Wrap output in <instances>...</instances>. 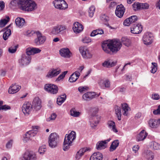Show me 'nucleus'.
<instances>
[{"mask_svg": "<svg viewBox=\"0 0 160 160\" xmlns=\"http://www.w3.org/2000/svg\"><path fill=\"white\" fill-rule=\"evenodd\" d=\"M122 46V43L118 39L111 40L108 43L104 42L102 45V49L104 52L110 54L116 53Z\"/></svg>", "mask_w": 160, "mask_h": 160, "instance_id": "obj_1", "label": "nucleus"}, {"mask_svg": "<svg viewBox=\"0 0 160 160\" xmlns=\"http://www.w3.org/2000/svg\"><path fill=\"white\" fill-rule=\"evenodd\" d=\"M18 3L20 9L23 11L31 12L37 8V4L33 1H19Z\"/></svg>", "mask_w": 160, "mask_h": 160, "instance_id": "obj_2", "label": "nucleus"}, {"mask_svg": "<svg viewBox=\"0 0 160 160\" xmlns=\"http://www.w3.org/2000/svg\"><path fill=\"white\" fill-rule=\"evenodd\" d=\"M34 34H35L37 35V38L34 40L35 43L37 45L42 44L46 41V38L39 32L28 31L26 32L25 34L28 36L31 37L33 36Z\"/></svg>", "mask_w": 160, "mask_h": 160, "instance_id": "obj_3", "label": "nucleus"}, {"mask_svg": "<svg viewBox=\"0 0 160 160\" xmlns=\"http://www.w3.org/2000/svg\"><path fill=\"white\" fill-rule=\"evenodd\" d=\"M76 138V133L74 131H72L68 134L66 135L63 142V150L64 151L68 150L70 146L72 145L73 141Z\"/></svg>", "mask_w": 160, "mask_h": 160, "instance_id": "obj_4", "label": "nucleus"}, {"mask_svg": "<svg viewBox=\"0 0 160 160\" xmlns=\"http://www.w3.org/2000/svg\"><path fill=\"white\" fill-rule=\"evenodd\" d=\"M98 111V109L96 108H90V111L92 114L90 116L89 120L90 125L92 128L96 127L100 120V116L96 114Z\"/></svg>", "mask_w": 160, "mask_h": 160, "instance_id": "obj_5", "label": "nucleus"}, {"mask_svg": "<svg viewBox=\"0 0 160 160\" xmlns=\"http://www.w3.org/2000/svg\"><path fill=\"white\" fill-rule=\"evenodd\" d=\"M59 136L56 133H51L48 138L49 146L52 148L56 147L59 142Z\"/></svg>", "mask_w": 160, "mask_h": 160, "instance_id": "obj_6", "label": "nucleus"}, {"mask_svg": "<svg viewBox=\"0 0 160 160\" xmlns=\"http://www.w3.org/2000/svg\"><path fill=\"white\" fill-rule=\"evenodd\" d=\"M67 29V27L64 25L58 24L52 28L50 33L52 35H57Z\"/></svg>", "mask_w": 160, "mask_h": 160, "instance_id": "obj_7", "label": "nucleus"}, {"mask_svg": "<svg viewBox=\"0 0 160 160\" xmlns=\"http://www.w3.org/2000/svg\"><path fill=\"white\" fill-rule=\"evenodd\" d=\"M44 89L49 93L52 94H56L58 91V88L56 85L48 84L45 85Z\"/></svg>", "mask_w": 160, "mask_h": 160, "instance_id": "obj_8", "label": "nucleus"}, {"mask_svg": "<svg viewBox=\"0 0 160 160\" xmlns=\"http://www.w3.org/2000/svg\"><path fill=\"white\" fill-rule=\"evenodd\" d=\"M31 59V57L23 54L22 55L21 59L19 60L18 62L22 66H26L29 64Z\"/></svg>", "mask_w": 160, "mask_h": 160, "instance_id": "obj_9", "label": "nucleus"}, {"mask_svg": "<svg viewBox=\"0 0 160 160\" xmlns=\"http://www.w3.org/2000/svg\"><path fill=\"white\" fill-rule=\"evenodd\" d=\"M22 111L25 115L29 114L32 110V105L29 102H25L22 105Z\"/></svg>", "mask_w": 160, "mask_h": 160, "instance_id": "obj_10", "label": "nucleus"}, {"mask_svg": "<svg viewBox=\"0 0 160 160\" xmlns=\"http://www.w3.org/2000/svg\"><path fill=\"white\" fill-rule=\"evenodd\" d=\"M52 4L55 8L59 9H65L68 7L65 1H54Z\"/></svg>", "mask_w": 160, "mask_h": 160, "instance_id": "obj_11", "label": "nucleus"}, {"mask_svg": "<svg viewBox=\"0 0 160 160\" xmlns=\"http://www.w3.org/2000/svg\"><path fill=\"white\" fill-rule=\"evenodd\" d=\"M79 50L83 58H90L92 57V54L86 47H80L79 48Z\"/></svg>", "mask_w": 160, "mask_h": 160, "instance_id": "obj_12", "label": "nucleus"}, {"mask_svg": "<svg viewBox=\"0 0 160 160\" xmlns=\"http://www.w3.org/2000/svg\"><path fill=\"white\" fill-rule=\"evenodd\" d=\"M152 34L149 32H147L144 34L143 37V41L145 45H149L152 42Z\"/></svg>", "mask_w": 160, "mask_h": 160, "instance_id": "obj_13", "label": "nucleus"}, {"mask_svg": "<svg viewBox=\"0 0 160 160\" xmlns=\"http://www.w3.org/2000/svg\"><path fill=\"white\" fill-rule=\"evenodd\" d=\"M99 86L101 88L105 89L110 87V82L107 79H100L98 82Z\"/></svg>", "mask_w": 160, "mask_h": 160, "instance_id": "obj_14", "label": "nucleus"}, {"mask_svg": "<svg viewBox=\"0 0 160 160\" xmlns=\"http://www.w3.org/2000/svg\"><path fill=\"white\" fill-rule=\"evenodd\" d=\"M142 29V27L140 23H135L131 28V32L132 33L137 34L140 33Z\"/></svg>", "mask_w": 160, "mask_h": 160, "instance_id": "obj_15", "label": "nucleus"}, {"mask_svg": "<svg viewBox=\"0 0 160 160\" xmlns=\"http://www.w3.org/2000/svg\"><path fill=\"white\" fill-rule=\"evenodd\" d=\"M36 155L32 152L28 151L23 154L22 160H36Z\"/></svg>", "mask_w": 160, "mask_h": 160, "instance_id": "obj_16", "label": "nucleus"}, {"mask_svg": "<svg viewBox=\"0 0 160 160\" xmlns=\"http://www.w3.org/2000/svg\"><path fill=\"white\" fill-rule=\"evenodd\" d=\"M125 11V8L122 4L117 6L115 13L116 15L119 18H122Z\"/></svg>", "mask_w": 160, "mask_h": 160, "instance_id": "obj_17", "label": "nucleus"}, {"mask_svg": "<svg viewBox=\"0 0 160 160\" xmlns=\"http://www.w3.org/2000/svg\"><path fill=\"white\" fill-rule=\"evenodd\" d=\"M37 131H34V130H30L27 132L23 136V141L26 142L31 139V138L34 137L37 134Z\"/></svg>", "mask_w": 160, "mask_h": 160, "instance_id": "obj_18", "label": "nucleus"}, {"mask_svg": "<svg viewBox=\"0 0 160 160\" xmlns=\"http://www.w3.org/2000/svg\"><path fill=\"white\" fill-rule=\"evenodd\" d=\"M97 94L94 92H88L85 93L82 95V99L85 101H89L95 98Z\"/></svg>", "mask_w": 160, "mask_h": 160, "instance_id": "obj_19", "label": "nucleus"}, {"mask_svg": "<svg viewBox=\"0 0 160 160\" xmlns=\"http://www.w3.org/2000/svg\"><path fill=\"white\" fill-rule=\"evenodd\" d=\"M41 101L38 97L35 98L33 100L32 102V107L34 108L36 111L39 110L41 107Z\"/></svg>", "mask_w": 160, "mask_h": 160, "instance_id": "obj_20", "label": "nucleus"}, {"mask_svg": "<svg viewBox=\"0 0 160 160\" xmlns=\"http://www.w3.org/2000/svg\"><path fill=\"white\" fill-rule=\"evenodd\" d=\"M60 55L63 57L69 58L71 56L72 53L68 48H63L59 51Z\"/></svg>", "mask_w": 160, "mask_h": 160, "instance_id": "obj_21", "label": "nucleus"}, {"mask_svg": "<svg viewBox=\"0 0 160 160\" xmlns=\"http://www.w3.org/2000/svg\"><path fill=\"white\" fill-rule=\"evenodd\" d=\"M72 29L74 32L79 33L82 31L83 27L81 24L78 22H76L73 24Z\"/></svg>", "mask_w": 160, "mask_h": 160, "instance_id": "obj_22", "label": "nucleus"}, {"mask_svg": "<svg viewBox=\"0 0 160 160\" xmlns=\"http://www.w3.org/2000/svg\"><path fill=\"white\" fill-rule=\"evenodd\" d=\"M111 138H108L104 141H102L98 142L96 144V148L98 150L105 148L107 147V143L109 142Z\"/></svg>", "mask_w": 160, "mask_h": 160, "instance_id": "obj_23", "label": "nucleus"}, {"mask_svg": "<svg viewBox=\"0 0 160 160\" xmlns=\"http://www.w3.org/2000/svg\"><path fill=\"white\" fill-rule=\"evenodd\" d=\"M61 70L58 69H53L50 70L48 72L46 77L48 78H52L58 75L60 72Z\"/></svg>", "mask_w": 160, "mask_h": 160, "instance_id": "obj_24", "label": "nucleus"}, {"mask_svg": "<svg viewBox=\"0 0 160 160\" xmlns=\"http://www.w3.org/2000/svg\"><path fill=\"white\" fill-rule=\"evenodd\" d=\"M116 65V63L114 62H112L109 59H107L102 63V66L107 68H110Z\"/></svg>", "mask_w": 160, "mask_h": 160, "instance_id": "obj_25", "label": "nucleus"}, {"mask_svg": "<svg viewBox=\"0 0 160 160\" xmlns=\"http://www.w3.org/2000/svg\"><path fill=\"white\" fill-rule=\"evenodd\" d=\"M142 155L148 160H152L154 158L153 153L150 150L145 151L143 153Z\"/></svg>", "mask_w": 160, "mask_h": 160, "instance_id": "obj_26", "label": "nucleus"}, {"mask_svg": "<svg viewBox=\"0 0 160 160\" xmlns=\"http://www.w3.org/2000/svg\"><path fill=\"white\" fill-rule=\"evenodd\" d=\"M80 74L78 71H76L72 74L69 79V81L70 82H75L78 78Z\"/></svg>", "mask_w": 160, "mask_h": 160, "instance_id": "obj_27", "label": "nucleus"}, {"mask_svg": "<svg viewBox=\"0 0 160 160\" xmlns=\"http://www.w3.org/2000/svg\"><path fill=\"white\" fill-rule=\"evenodd\" d=\"M20 87L16 84H12L8 92L10 94H14L19 91Z\"/></svg>", "mask_w": 160, "mask_h": 160, "instance_id": "obj_28", "label": "nucleus"}, {"mask_svg": "<svg viewBox=\"0 0 160 160\" xmlns=\"http://www.w3.org/2000/svg\"><path fill=\"white\" fill-rule=\"evenodd\" d=\"M148 133L144 130H142L139 133L137 137L138 141H143L147 137Z\"/></svg>", "mask_w": 160, "mask_h": 160, "instance_id": "obj_29", "label": "nucleus"}, {"mask_svg": "<svg viewBox=\"0 0 160 160\" xmlns=\"http://www.w3.org/2000/svg\"><path fill=\"white\" fill-rule=\"evenodd\" d=\"M102 156L99 152L94 153L91 156L90 160H102Z\"/></svg>", "mask_w": 160, "mask_h": 160, "instance_id": "obj_30", "label": "nucleus"}, {"mask_svg": "<svg viewBox=\"0 0 160 160\" xmlns=\"http://www.w3.org/2000/svg\"><path fill=\"white\" fill-rule=\"evenodd\" d=\"M89 148H83L80 149L76 154L75 157L76 159L79 160L85 152L89 150Z\"/></svg>", "mask_w": 160, "mask_h": 160, "instance_id": "obj_31", "label": "nucleus"}, {"mask_svg": "<svg viewBox=\"0 0 160 160\" xmlns=\"http://www.w3.org/2000/svg\"><path fill=\"white\" fill-rule=\"evenodd\" d=\"M107 125L109 128L113 132H118L116 129L115 122L113 121H109L107 122Z\"/></svg>", "mask_w": 160, "mask_h": 160, "instance_id": "obj_32", "label": "nucleus"}, {"mask_svg": "<svg viewBox=\"0 0 160 160\" xmlns=\"http://www.w3.org/2000/svg\"><path fill=\"white\" fill-rule=\"evenodd\" d=\"M149 126L152 128H157L159 126L158 120L150 119L148 122Z\"/></svg>", "mask_w": 160, "mask_h": 160, "instance_id": "obj_33", "label": "nucleus"}, {"mask_svg": "<svg viewBox=\"0 0 160 160\" xmlns=\"http://www.w3.org/2000/svg\"><path fill=\"white\" fill-rule=\"evenodd\" d=\"M16 25L19 27H22L25 23L24 19L22 18H18L15 21Z\"/></svg>", "mask_w": 160, "mask_h": 160, "instance_id": "obj_34", "label": "nucleus"}, {"mask_svg": "<svg viewBox=\"0 0 160 160\" xmlns=\"http://www.w3.org/2000/svg\"><path fill=\"white\" fill-rule=\"evenodd\" d=\"M122 109L123 114L124 115L127 116L128 114V111L130 109L128 105L126 103L122 104Z\"/></svg>", "mask_w": 160, "mask_h": 160, "instance_id": "obj_35", "label": "nucleus"}, {"mask_svg": "<svg viewBox=\"0 0 160 160\" xmlns=\"http://www.w3.org/2000/svg\"><path fill=\"white\" fill-rule=\"evenodd\" d=\"M66 99V95L64 94L59 97L57 98V103L59 105H61Z\"/></svg>", "mask_w": 160, "mask_h": 160, "instance_id": "obj_36", "label": "nucleus"}, {"mask_svg": "<svg viewBox=\"0 0 160 160\" xmlns=\"http://www.w3.org/2000/svg\"><path fill=\"white\" fill-rule=\"evenodd\" d=\"M119 143V141L118 140L114 141L112 142L110 147V151L111 152L115 150L117 148L118 146Z\"/></svg>", "mask_w": 160, "mask_h": 160, "instance_id": "obj_37", "label": "nucleus"}, {"mask_svg": "<svg viewBox=\"0 0 160 160\" xmlns=\"http://www.w3.org/2000/svg\"><path fill=\"white\" fill-rule=\"evenodd\" d=\"M114 108L115 112L117 116L118 119V120H120L122 115L121 108L117 105L115 106Z\"/></svg>", "mask_w": 160, "mask_h": 160, "instance_id": "obj_38", "label": "nucleus"}, {"mask_svg": "<svg viewBox=\"0 0 160 160\" xmlns=\"http://www.w3.org/2000/svg\"><path fill=\"white\" fill-rule=\"evenodd\" d=\"M70 115L73 117H79L81 114V113L78 111H77L74 108L71 109L70 112Z\"/></svg>", "mask_w": 160, "mask_h": 160, "instance_id": "obj_39", "label": "nucleus"}, {"mask_svg": "<svg viewBox=\"0 0 160 160\" xmlns=\"http://www.w3.org/2000/svg\"><path fill=\"white\" fill-rule=\"evenodd\" d=\"M101 20L104 23L106 26H108L109 24L108 22L109 20V17L105 14H102L101 16Z\"/></svg>", "mask_w": 160, "mask_h": 160, "instance_id": "obj_40", "label": "nucleus"}, {"mask_svg": "<svg viewBox=\"0 0 160 160\" xmlns=\"http://www.w3.org/2000/svg\"><path fill=\"white\" fill-rule=\"evenodd\" d=\"M104 31L103 30L101 29H96L92 31L91 33L90 36L91 37H94L98 34H103Z\"/></svg>", "mask_w": 160, "mask_h": 160, "instance_id": "obj_41", "label": "nucleus"}, {"mask_svg": "<svg viewBox=\"0 0 160 160\" xmlns=\"http://www.w3.org/2000/svg\"><path fill=\"white\" fill-rule=\"evenodd\" d=\"M11 34V30L9 29H7L3 34V38L4 40H6Z\"/></svg>", "mask_w": 160, "mask_h": 160, "instance_id": "obj_42", "label": "nucleus"}, {"mask_svg": "<svg viewBox=\"0 0 160 160\" xmlns=\"http://www.w3.org/2000/svg\"><path fill=\"white\" fill-rule=\"evenodd\" d=\"M122 43L126 46L129 47L131 43V40L126 37H123L122 39Z\"/></svg>", "mask_w": 160, "mask_h": 160, "instance_id": "obj_43", "label": "nucleus"}, {"mask_svg": "<svg viewBox=\"0 0 160 160\" xmlns=\"http://www.w3.org/2000/svg\"><path fill=\"white\" fill-rule=\"evenodd\" d=\"M133 9L137 11L141 9V3L138 2H135L132 5Z\"/></svg>", "mask_w": 160, "mask_h": 160, "instance_id": "obj_44", "label": "nucleus"}, {"mask_svg": "<svg viewBox=\"0 0 160 160\" xmlns=\"http://www.w3.org/2000/svg\"><path fill=\"white\" fill-rule=\"evenodd\" d=\"M150 146L154 150H157L160 149V145L158 143L152 141L151 142Z\"/></svg>", "mask_w": 160, "mask_h": 160, "instance_id": "obj_45", "label": "nucleus"}, {"mask_svg": "<svg viewBox=\"0 0 160 160\" xmlns=\"http://www.w3.org/2000/svg\"><path fill=\"white\" fill-rule=\"evenodd\" d=\"M7 19H4L1 20L0 21V27H4L9 20V18L8 16L6 17Z\"/></svg>", "mask_w": 160, "mask_h": 160, "instance_id": "obj_46", "label": "nucleus"}, {"mask_svg": "<svg viewBox=\"0 0 160 160\" xmlns=\"http://www.w3.org/2000/svg\"><path fill=\"white\" fill-rule=\"evenodd\" d=\"M95 8L94 6H91L89 9L88 11L89 15L90 17H92L93 15Z\"/></svg>", "mask_w": 160, "mask_h": 160, "instance_id": "obj_47", "label": "nucleus"}, {"mask_svg": "<svg viewBox=\"0 0 160 160\" xmlns=\"http://www.w3.org/2000/svg\"><path fill=\"white\" fill-rule=\"evenodd\" d=\"M3 103V101L0 100V111L2 110H6L10 108V107L6 105H2Z\"/></svg>", "mask_w": 160, "mask_h": 160, "instance_id": "obj_48", "label": "nucleus"}, {"mask_svg": "<svg viewBox=\"0 0 160 160\" xmlns=\"http://www.w3.org/2000/svg\"><path fill=\"white\" fill-rule=\"evenodd\" d=\"M18 47V45L12 46L8 49V51L10 53H14L16 51Z\"/></svg>", "mask_w": 160, "mask_h": 160, "instance_id": "obj_49", "label": "nucleus"}, {"mask_svg": "<svg viewBox=\"0 0 160 160\" xmlns=\"http://www.w3.org/2000/svg\"><path fill=\"white\" fill-rule=\"evenodd\" d=\"M68 71H64L62 74H60L58 77L56 79V81H59L60 80L63 79L65 76V75L67 74Z\"/></svg>", "mask_w": 160, "mask_h": 160, "instance_id": "obj_50", "label": "nucleus"}, {"mask_svg": "<svg viewBox=\"0 0 160 160\" xmlns=\"http://www.w3.org/2000/svg\"><path fill=\"white\" fill-rule=\"evenodd\" d=\"M152 69L151 70V72L153 73H155L157 70V64L155 62H152Z\"/></svg>", "mask_w": 160, "mask_h": 160, "instance_id": "obj_51", "label": "nucleus"}, {"mask_svg": "<svg viewBox=\"0 0 160 160\" xmlns=\"http://www.w3.org/2000/svg\"><path fill=\"white\" fill-rule=\"evenodd\" d=\"M33 52L32 47L28 48L26 50V55L28 56L33 55Z\"/></svg>", "mask_w": 160, "mask_h": 160, "instance_id": "obj_52", "label": "nucleus"}, {"mask_svg": "<svg viewBox=\"0 0 160 160\" xmlns=\"http://www.w3.org/2000/svg\"><path fill=\"white\" fill-rule=\"evenodd\" d=\"M88 88L87 87H80L78 88V90L81 93H82L84 92H85L88 90Z\"/></svg>", "mask_w": 160, "mask_h": 160, "instance_id": "obj_53", "label": "nucleus"}, {"mask_svg": "<svg viewBox=\"0 0 160 160\" xmlns=\"http://www.w3.org/2000/svg\"><path fill=\"white\" fill-rule=\"evenodd\" d=\"M46 149L45 146H42L39 148L38 149V152L40 154H43L46 151Z\"/></svg>", "mask_w": 160, "mask_h": 160, "instance_id": "obj_54", "label": "nucleus"}, {"mask_svg": "<svg viewBox=\"0 0 160 160\" xmlns=\"http://www.w3.org/2000/svg\"><path fill=\"white\" fill-rule=\"evenodd\" d=\"M129 18L131 23L134 22L138 20L137 17L136 16H132Z\"/></svg>", "mask_w": 160, "mask_h": 160, "instance_id": "obj_55", "label": "nucleus"}, {"mask_svg": "<svg viewBox=\"0 0 160 160\" xmlns=\"http://www.w3.org/2000/svg\"><path fill=\"white\" fill-rule=\"evenodd\" d=\"M151 98L154 100H158L160 98V96L157 93H153L152 95Z\"/></svg>", "mask_w": 160, "mask_h": 160, "instance_id": "obj_56", "label": "nucleus"}, {"mask_svg": "<svg viewBox=\"0 0 160 160\" xmlns=\"http://www.w3.org/2000/svg\"><path fill=\"white\" fill-rule=\"evenodd\" d=\"M82 41L84 43H88L91 42V39L89 37H85L82 39Z\"/></svg>", "mask_w": 160, "mask_h": 160, "instance_id": "obj_57", "label": "nucleus"}, {"mask_svg": "<svg viewBox=\"0 0 160 160\" xmlns=\"http://www.w3.org/2000/svg\"><path fill=\"white\" fill-rule=\"evenodd\" d=\"M13 141L10 140L9 141L6 143V147L7 148L9 149L11 148L12 146Z\"/></svg>", "mask_w": 160, "mask_h": 160, "instance_id": "obj_58", "label": "nucleus"}, {"mask_svg": "<svg viewBox=\"0 0 160 160\" xmlns=\"http://www.w3.org/2000/svg\"><path fill=\"white\" fill-rule=\"evenodd\" d=\"M141 9H148L149 7V5L146 3H141Z\"/></svg>", "mask_w": 160, "mask_h": 160, "instance_id": "obj_59", "label": "nucleus"}, {"mask_svg": "<svg viewBox=\"0 0 160 160\" xmlns=\"http://www.w3.org/2000/svg\"><path fill=\"white\" fill-rule=\"evenodd\" d=\"M32 49L33 55L39 53L41 51V50L38 48L32 47Z\"/></svg>", "mask_w": 160, "mask_h": 160, "instance_id": "obj_60", "label": "nucleus"}, {"mask_svg": "<svg viewBox=\"0 0 160 160\" xmlns=\"http://www.w3.org/2000/svg\"><path fill=\"white\" fill-rule=\"evenodd\" d=\"M131 23L129 19V18H127L123 22V25L125 26H128Z\"/></svg>", "mask_w": 160, "mask_h": 160, "instance_id": "obj_61", "label": "nucleus"}, {"mask_svg": "<svg viewBox=\"0 0 160 160\" xmlns=\"http://www.w3.org/2000/svg\"><path fill=\"white\" fill-rule=\"evenodd\" d=\"M5 8V3L3 1H0V12L3 11Z\"/></svg>", "mask_w": 160, "mask_h": 160, "instance_id": "obj_62", "label": "nucleus"}, {"mask_svg": "<svg viewBox=\"0 0 160 160\" xmlns=\"http://www.w3.org/2000/svg\"><path fill=\"white\" fill-rule=\"evenodd\" d=\"M56 115L55 113H52L51 115V116L49 117V118H48L47 121H49L50 120H54L56 117Z\"/></svg>", "mask_w": 160, "mask_h": 160, "instance_id": "obj_63", "label": "nucleus"}, {"mask_svg": "<svg viewBox=\"0 0 160 160\" xmlns=\"http://www.w3.org/2000/svg\"><path fill=\"white\" fill-rule=\"evenodd\" d=\"M154 114L157 115L160 114V105L158 106V108L153 111Z\"/></svg>", "mask_w": 160, "mask_h": 160, "instance_id": "obj_64", "label": "nucleus"}]
</instances>
